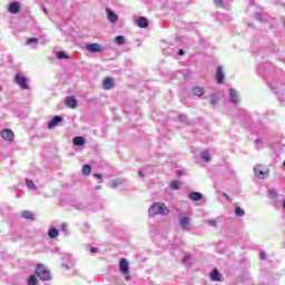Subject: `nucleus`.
<instances>
[{
  "label": "nucleus",
  "instance_id": "36",
  "mask_svg": "<svg viewBox=\"0 0 285 285\" xmlns=\"http://www.w3.org/2000/svg\"><path fill=\"white\" fill-rule=\"evenodd\" d=\"M94 177H96V179H102V175L101 174H95Z\"/></svg>",
  "mask_w": 285,
  "mask_h": 285
},
{
  "label": "nucleus",
  "instance_id": "42",
  "mask_svg": "<svg viewBox=\"0 0 285 285\" xmlns=\"http://www.w3.org/2000/svg\"><path fill=\"white\" fill-rule=\"evenodd\" d=\"M90 250H91V253H97L98 252L97 247H92Z\"/></svg>",
  "mask_w": 285,
  "mask_h": 285
},
{
  "label": "nucleus",
  "instance_id": "4",
  "mask_svg": "<svg viewBox=\"0 0 285 285\" xmlns=\"http://www.w3.org/2000/svg\"><path fill=\"white\" fill-rule=\"evenodd\" d=\"M16 83L22 88V90H28L30 87H28V78L21 76V73H17L14 77Z\"/></svg>",
  "mask_w": 285,
  "mask_h": 285
},
{
  "label": "nucleus",
  "instance_id": "10",
  "mask_svg": "<svg viewBox=\"0 0 285 285\" xmlns=\"http://www.w3.org/2000/svg\"><path fill=\"white\" fill-rule=\"evenodd\" d=\"M77 99H75L72 96H69L65 99V105L67 108H77Z\"/></svg>",
  "mask_w": 285,
  "mask_h": 285
},
{
  "label": "nucleus",
  "instance_id": "27",
  "mask_svg": "<svg viewBox=\"0 0 285 285\" xmlns=\"http://www.w3.org/2000/svg\"><path fill=\"white\" fill-rule=\"evenodd\" d=\"M38 284H39V281L37 279V276L35 275L29 276L28 285H38Z\"/></svg>",
  "mask_w": 285,
  "mask_h": 285
},
{
  "label": "nucleus",
  "instance_id": "7",
  "mask_svg": "<svg viewBox=\"0 0 285 285\" xmlns=\"http://www.w3.org/2000/svg\"><path fill=\"white\" fill-rule=\"evenodd\" d=\"M2 139H4V141H13L14 140V132H12V130L10 129H3L0 132Z\"/></svg>",
  "mask_w": 285,
  "mask_h": 285
},
{
  "label": "nucleus",
  "instance_id": "46",
  "mask_svg": "<svg viewBox=\"0 0 285 285\" xmlns=\"http://www.w3.org/2000/svg\"><path fill=\"white\" fill-rule=\"evenodd\" d=\"M125 279H126L127 282H129L130 275H127V276L125 277Z\"/></svg>",
  "mask_w": 285,
  "mask_h": 285
},
{
  "label": "nucleus",
  "instance_id": "8",
  "mask_svg": "<svg viewBox=\"0 0 285 285\" xmlns=\"http://www.w3.org/2000/svg\"><path fill=\"white\" fill-rule=\"evenodd\" d=\"M106 13H107V19L108 21H110V23H115L116 21H119V17L112 10L106 9Z\"/></svg>",
  "mask_w": 285,
  "mask_h": 285
},
{
  "label": "nucleus",
  "instance_id": "20",
  "mask_svg": "<svg viewBox=\"0 0 285 285\" xmlns=\"http://www.w3.org/2000/svg\"><path fill=\"white\" fill-rule=\"evenodd\" d=\"M204 88L202 87H194L193 88V94L196 96V97H204Z\"/></svg>",
  "mask_w": 285,
  "mask_h": 285
},
{
  "label": "nucleus",
  "instance_id": "38",
  "mask_svg": "<svg viewBox=\"0 0 285 285\" xmlns=\"http://www.w3.org/2000/svg\"><path fill=\"white\" fill-rule=\"evenodd\" d=\"M269 195H272V197H277V193H275V190H269Z\"/></svg>",
  "mask_w": 285,
  "mask_h": 285
},
{
  "label": "nucleus",
  "instance_id": "40",
  "mask_svg": "<svg viewBox=\"0 0 285 285\" xmlns=\"http://www.w3.org/2000/svg\"><path fill=\"white\" fill-rule=\"evenodd\" d=\"M223 197H225L228 202H230V196H228V194H223Z\"/></svg>",
  "mask_w": 285,
  "mask_h": 285
},
{
  "label": "nucleus",
  "instance_id": "29",
  "mask_svg": "<svg viewBox=\"0 0 285 285\" xmlns=\"http://www.w3.org/2000/svg\"><path fill=\"white\" fill-rule=\"evenodd\" d=\"M200 157L204 159V161H210V154L206 150L202 151Z\"/></svg>",
  "mask_w": 285,
  "mask_h": 285
},
{
  "label": "nucleus",
  "instance_id": "21",
  "mask_svg": "<svg viewBox=\"0 0 285 285\" xmlns=\"http://www.w3.org/2000/svg\"><path fill=\"white\" fill-rule=\"evenodd\" d=\"M48 236L50 239H56V237H59V230L57 228H51L48 230Z\"/></svg>",
  "mask_w": 285,
  "mask_h": 285
},
{
  "label": "nucleus",
  "instance_id": "34",
  "mask_svg": "<svg viewBox=\"0 0 285 285\" xmlns=\"http://www.w3.org/2000/svg\"><path fill=\"white\" fill-rule=\"evenodd\" d=\"M219 101V98H217L216 96H212V98H210V104L213 105V106H215V104H217Z\"/></svg>",
  "mask_w": 285,
  "mask_h": 285
},
{
  "label": "nucleus",
  "instance_id": "5",
  "mask_svg": "<svg viewBox=\"0 0 285 285\" xmlns=\"http://www.w3.org/2000/svg\"><path fill=\"white\" fill-rule=\"evenodd\" d=\"M86 50L92 53L104 52V47H101L99 43H88L86 45Z\"/></svg>",
  "mask_w": 285,
  "mask_h": 285
},
{
  "label": "nucleus",
  "instance_id": "31",
  "mask_svg": "<svg viewBox=\"0 0 285 285\" xmlns=\"http://www.w3.org/2000/svg\"><path fill=\"white\" fill-rule=\"evenodd\" d=\"M31 43H39V39H37V38H29L27 40V46H31Z\"/></svg>",
  "mask_w": 285,
  "mask_h": 285
},
{
  "label": "nucleus",
  "instance_id": "9",
  "mask_svg": "<svg viewBox=\"0 0 285 285\" xmlns=\"http://www.w3.org/2000/svg\"><path fill=\"white\" fill-rule=\"evenodd\" d=\"M61 121H63V117L61 116H56L51 119V121L48 122V128L52 129L56 126H58L59 124H61Z\"/></svg>",
  "mask_w": 285,
  "mask_h": 285
},
{
  "label": "nucleus",
  "instance_id": "35",
  "mask_svg": "<svg viewBox=\"0 0 285 285\" xmlns=\"http://www.w3.org/2000/svg\"><path fill=\"white\" fill-rule=\"evenodd\" d=\"M214 3L215 6L222 7L224 6V0H215Z\"/></svg>",
  "mask_w": 285,
  "mask_h": 285
},
{
  "label": "nucleus",
  "instance_id": "49",
  "mask_svg": "<svg viewBox=\"0 0 285 285\" xmlns=\"http://www.w3.org/2000/svg\"><path fill=\"white\" fill-rule=\"evenodd\" d=\"M255 141H256V144H259V139H256Z\"/></svg>",
  "mask_w": 285,
  "mask_h": 285
},
{
  "label": "nucleus",
  "instance_id": "1",
  "mask_svg": "<svg viewBox=\"0 0 285 285\" xmlns=\"http://www.w3.org/2000/svg\"><path fill=\"white\" fill-rule=\"evenodd\" d=\"M168 207L164 203H155L149 208V215L151 217H157V215H166Z\"/></svg>",
  "mask_w": 285,
  "mask_h": 285
},
{
  "label": "nucleus",
  "instance_id": "24",
  "mask_svg": "<svg viewBox=\"0 0 285 285\" xmlns=\"http://www.w3.org/2000/svg\"><path fill=\"white\" fill-rule=\"evenodd\" d=\"M90 173H92V167H90V165H85L82 167V175H85L86 177H88V175H90Z\"/></svg>",
  "mask_w": 285,
  "mask_h": 285
},
{
  "label": "nucleus",
  "instance_id": "15",
  "mask_svg": "<svg viewBox=\"0 0 285 285\" xmlns=\"http://www.w3.org/2000/svg\"><path fill=\"white\" fill-rule=\"evenodd\" d=\"M210 279L213 282H222V274H219V271L217 268H214L210 273Z\"/></svg>",
  "mask_w": 285,
  "mask_h": 285
},
{
  "label": "nucleus",
  "instance_id": "23",
  "mask_svg": "<svg viewBox=\"0 0 285 285\" xmlns=\"http://www.w3.org/2000/svg\"><path fill=\"white\" fill-rule=\"evenodd\" d=\"M111 184H112L111 188H117V186H121L122 184H126V180L118 178V179L112 180Z\"/></svg>",
  "mask_w": 285,
  "mask_h": 285
},
{
  "label": "nucleus",
  "instance_id": "13",
  "mask_svg": "<svg viewBox=\"0 0 285 285\" xmlns=\"http://www.w3.org/2000/svg\"><path fill=\"white\" fill-rule=\"evenodd\" d=\"M8 10L11 14H17L21 10V4L19 2H11Z\"/></svg>",
  "mask_w": 285,
  "mask_h": 285
},
{
  "label": "nucleus",
  "instance_id": "14",
  "mask_svg": "<svg viewBox=\"0 0 285 285\" xmlns=\"http://www.w3.org/2000/svg\"><path fill=\"white\" fill-rule=\"evenodd\" d=\"M189 199L191 202H202V199H204V195L199 191H194L189 194Z\"/></svg>",
  "mask_w": 285,
  "mask_h": 285
},
{
  "label": "nucleus",
  "instance_id": "43",
  "mask_svg": "<svg viewBox=\"0 0 285 285\" xmlns=\"http://www.w3.org/2000/svg\"><path fill=\"white\" fill-rule=\"evenodd\" d=\"M42 10H43L45 14H48V9L46 7H43Z\"/></svg>",
  "mask_w": 285,
  "mask_h": 285
},
{
  "label": "nucleus",
  "instance_id": "33",
  "mask_svg": "<svg viewBox=\"0 0 285 285\" xmlns=\"http://www.w3.org/2000/svg\"><path fill=\"white\" fill-rule=\"evenodd\" d=\"M207 224H208V226H213L214 228H217V220H215V219L207 220Z\"/></svg>",
  "mask_w": 285,
  "mask_h": 285
},
{
  "label": "nucleus",
  "instance_id": "2",
  "mask_svg": "<svg viewBox=\"0 0 285 285\" xmlns=\"http://www.w3.org/2000/svg\"><path fill=\"white\" fill-rule=\"evenodd\" d=\"M36 275L42 281V282H50L52 279V276L50 275V272L46 269V265L38 264L36 267Z\"/></svg>",
  "mask_w": 285,
  "mask_h": 285
},
{
  "label": "nucleus",
  "instance_id": "37",
  "mask_svg": "<svg viewBox=\"0 0 285 285\" xmlns=\"http://www.w3.org/2000/svg\"><path fill=\"white\" fill-rule=\"evenodd\" d=\"M259 257L261 259H266V254L264 252H261Z\"/></svg>",
  "mask_w": 285,
  "mask_h": 285
},
{
  "label": "nucleus",
  "instance_id": "44",
  "mask_svg": "<svg viewBox=\"0 0 285 285\" xmlns=\"http://www.w3.org/2000/svg\"><path fill=\"white\" fill-rule=\"evenodd\" d=\"M139 177H144V173L141 170L138 171Z\"/></svg>",
  "mask_w": 285,
  "mask_h": 285
},
{
  "label": "nucleus",
  "instance_id": "16",
  "mask_svg": "<svg viewBox=\"0 0 285 285\" xmlns=\"http://www.w3.org/2000/svg\"><path fill=\"white\" fill-rule=\"evenodd\" d=\"M138 28H148V19L146 17H139L137 20Z\"/></svg>",
  "mask_w": 285,
  "mask_h": 285
},
{
  "label": "nucleus",
  "instance_id": "22",
  "mask_svg": "<svg viewBox=\"0 0 285 285\" xmlns=\"http://www.w3.org/2000/svg\"><path fill=\"white\" fill-rule=\"evenodd\" d=\"M21 215L24 219H35V214H32L30 210H24L21 213Z\"/></svg>",
  "mask_w": 285,
  "mask_h": 285
},
{
  "label": "nucleus",
  "instance_id": "12",
  "mask_svg": "<svg viewBox=\"0 0 285 285\" xmlns=\"http://www.w3.org/2000/svg\"><path fill=\"white\" fill-rule=\"evenodd\" d=\"M112 86H115V80L110 77H107L104 82H102V88L105 90H110L112 89Z\"/></svg>",
  "mask_w": 285,
  "mask_h": 285
},
{
  "label": "nucleus",
  "instance_id": "6",
  "mask_svg": "<svg viewBox=\"0 0 285 285\" xmlns=\"http://www.w3.org/2000/svg\"><path fill=\"white\" fill-rule=\"evenodd\" d=\"M119 268H120V272L122 273V275H128V273H130V266H129L128 259L121 258Z\"/></svg>",
  "mask_w": 285,
  "mask_h": 285
},
{
  "label": "nucleus",
  "instance_id": "32",
  "mask_svg": "<svg viewBox=\"0 0 285 285\" xmlns=\"http://www.w3.org/2000/svg\"><path fill=\"white\" fill-rule=\"evenodd\" d=\"M57 57L59 59H69L68 55L66 52H63V51H59Z\"/></svg>",
  "mask_w": 285,
  "mask_h": 285
},
{
  "label": "nucleus",
  "instance_id": "19",
  "mask_svg": "<svg viewBox=\"0 0 285 285\" xmlns=\"http://www.w3.org/2000/svg\"><path fill=\"white\" fill-rule=\"evenodd\" d=\"M73 146H83L86 144V139L81 136L75 137L72 139Z\"/></svg>",
  "mask_w": 285,
  "mask_h": 285
},
{
  "label": "nucleus",
  "instance_id": "25",
  "mask_svg": "<svg viewBox=\"0 0 285 285\" xmlns=\"http://www.w3.org/2000/svg\"><path fill=\"white\" fill-rule=\"evenodd\" d=\"M116 43L118 46H124V43H126V37L124 36H117L116 39H115Z\"/></svg>",
  "mask_w": 285,
  "mask_h": 285
},
{
  "label": "nucleus",
  "instance_id": "41",
  "mask_svg": "<svg viewBox=\"0 0 285 285\" xmlns=\"http://www.w3.org/2000/svg\"><path fill=\"white\" fill-rule=\"evenodd\" d=\"M178 55L184 56L185 55L184 49H179Z\"/></svg>",
  "mask_w": 285,
  "mask_h": 285
},
{
  "label": "nucleus",
  "instance_id": "45",
  "mask_svg": "<svg viewBox=\"0 0 285 285\" xmlns=\"http://www.w3.org/2000/svg\"><path fill=\"white\" fill-rule=\"evenodd\" d=\"M62 230L66 233L67 230L66 224H62Z\"/></svg>",
  "mask_w": 285,
  "mask_h": 285
},
{
  "label": "nucleus",
  "instance_id": "28",
  "mask_svg": "<svg viewBox=\"0 0 285 285\" xmlns=\"http://www.w3.org/2000/svg\"><path fill=\"white\" fill-rule=\"evenodd\" d=\"M27 188L29 190H37V186L35 185V181L30 180V179H27Z\"/></svg>",
  "mask_w": 285,
  "mask_h": 285
},
{
  "label": "nucleus",
  "instance_id": "47",
  "mask_svg": "<svg viewBox=\"0 0 285 285\" xmlns=\"http://www.w3.org/2000/svg\"><path fill=\"white\" fill-rule=\"evenodd\" d=\"M100 188H101V186H99V185L96 186V190H100Z\"/></svg>",
  "mask_w": 285,
  "mask_h": 285
},
{
  "label": "nucleus",
  "instance_id": "30",
  "mask_svg": "<svg viewBox=\"0 0 285 285\" xmlns=\"http://www.w3.org/2000/svg\"><path fill=\"white\" fill-rule=\"evenodd\" d=\"M179 186H181V183L179 180H173L171 181L173 190H179Z\"/></svg>",
  "mask_w": 285,
  "mask_h": 285
},
{
  "label": "nucleus",
  "instance_id": "26",
  "mask_svg": "<svg viewBox=\"0 0 285 285\" xmlns=\"http://www.w3.org/2000/svg\"><path fill=\"white\" fill-rule=\"evenodd\" d=\"M235 215H236L237 217H244V215H246V212H244V209H242V207L236 206V208H235Z\"/></svg>",
  "mask_w": 285,
  "mask_h": 285
},
{
  "label": "nucleus",
  "instance_id": "11",
  "mask_svg": "<svg viewBox=\"0 0 285 285\" xmlns=\"http://www.w3.org/2000/svg\"><path fill=\"white\" fill-rule=\"evenodd\" d=\"M224 68L222 66L217 67V71H216V80L217 83H224Z\"/></svg>",
  "mask_w": 285,
  "mask_h": 285
},
{
  "label": "nucleus",
  "instance_id": "39",
  "mask_svg": "<svg viewBox=\"0 0 285 285\" xmlns=\"http://www.w3.org/2000/svg\"><path fill=\"white\" fill-rule=\"evenodd\" d=\"M181 175H184V173L181 170L176 171L177 177H181Z\"/></svg>",
  "mask_w": 285,
  "mask_h": 285
},
{
  "label": "nucleus",
  "instance_id": "3",
  "mask_svg": "<svg viewBox=\"0 0 285 285\" xmlns=\"http://www.w3.org/2000/svg\"><path fill=\"white\" fill-rule=\"evenodd\" d=\"M254 173L258 179H266L271 175V169L264 165H257L254 167Z\"/></svg>",
  "mask_w": 285,
  "mask_h": 285
},
{
  "label": "nucleus",
  "instance_id": "48",
  "mask_svg": "<svg viewBox=\"0 0 285 285\" xmlns=\"http://www.w3.org/2000/svg\"><path fill=\"white\" fill-rule=\"evenodd\" d=\"M186 259H188V256H185V257L183 258V262H186Z\"/></svg>",
  "mask_w": 285,
  "mask_h": 285
},
{
  "label": "nucleus",
  "instance_id": "18",
  "mask_svg": "<svg viewBox=\"0 0 285 285\" xmlns=\"http://www.w3.org/2000/svg\"><path fill=\"white\" fill-rule=\"evenodd\" d=\"M179 224H180V227L183 228V230H186V229H188V224H190V218L183 217V218H180Z\"/></svg>",
  "mask_w": 285,
  "mask_h": 285
},
{
  "label": "nucleus",
  "instance_id": "17",
  "mask_svg": "<svg viewBox=\"0 0 285 285\" xmlns=\"http://www.w3.org/2000/svg\"><path fill=\"white\" fill-rule=\"evenodd\" d=\"M229 99L232 104H239V100L237 99V90L229 89Z\"/></svg>",
  "mask_w": 285,
  "mask_h": 285
}]
</instances>
